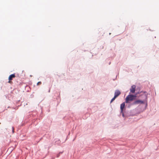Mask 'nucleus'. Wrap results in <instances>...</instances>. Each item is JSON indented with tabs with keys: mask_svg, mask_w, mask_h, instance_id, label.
I'll return each mask as SVG.
<instances>
[{
	"mask_svg": "<svg viewBox=\"0 0 159 159\" xmlns=\"http://www.w3.org/2000/svg\"><path fill=\"white\" fill-rule=\"evenodd\" d=\"M136 97V95L132 94L128 95L125 98V102L126 103H129L134 100Z\"/></svg>",
	"mask_w": 159,
	"mask_h": 159,
	"instance_id": "f257e3e1",
	"label": "nucleus"
},
{
	"mask_svg": "<svg viewBox=\"0 0 159 159\" xmlns=\"http://www.w3.org/2000/svg\"><path fill=\"white\" fill-rule=\"evenodd\" d=\"M145 102V101H141L139 100H137L133 102L131 105H135L138 104H144Z\"/></svg>",
	"mask_w": 159,
	"mask_h": 159,
	"instance_id": "f03ea898",
	"label": "nucleus"
},
{
	"mask_svg": "<svg viewBox=\"0 0 159 159\" xmlns=\"http://www.w3.org/2000/svg\"><path fill=\"white\" fill-rule=\"evenodd\" d=\"M136 86L135 85H133L131 86V88L130 89V92L132 93H134L135 91Z\"/></svg>",
	"mask_w": 159,
	"mask_h": 159,
	"instance_id": "7ed1b4c3",
	"label": "nucleus"
},
{
	"mask_svg": "<svg viewBox=\"0 0 159 159\" xmlns=\"http://www.w3.org/2000/svg\"><path fill=\"white\" fill-rule=\"evenodd\" d=\"M16 77L15 74H13L10 75L8 78V80L9 81L8 82L9 83L10 82V81L13 78H15Z\"/></svg>",
	"mask_w": 159,
	"mask_h": 159,
	"instance_id": "20e7f679",
	"label": "nucleus"
},
{
	"mask_svg": "<svg viewBox=\"0 0 159 159\" xmlns=\"http://www.w3.org/2000/svg\"><path fill=\"white\" fill-rule=\"evenodd\" d=\"M125 102H124L122 103L120 107L121 112L122 113H123V109L125 107Z\"/></svg>",
	"mask_w": 159,
	"mask_h": 159,
	"instance_id": "39448f33",
	"label": "nucleus"
},
{
	"mask_svg": "<svg viewBox=\"0 0 159 159\" xmlns=\"http://www.w3.org/2000/svg\"><path fill=\"white\" fill-rule=\"evenodd\" d=\"M120 94V92L119 90H116L115 92L114 96L117 97Z\"/></svg>",
	"mask_w": 159,
	"mask_h": 159,
	"instance_id": "423d86ee",
	"label": "nucleus"
},
{
	"mask_svg": "<svg viewBox=\"0 0 159 159\" xmlns=\"http://www.w3.org/2000/svg\"><path fill=\"white\" fill-rule=\"evenodd\" d=\"M116 98V96H114V97L111 99L110 102L111 103L113 101H114L115 100Z\"/></svg>",
	"mask_w": 159,
	"mask_h": 159,
	"instance_id": "0eeeda50",
	"label": "nucleus"
},
{
	"mask_svg": "<svg viewBox=\"0 0 159 159\" xmlns=\"http://www.w3.org/2000/svg\"><path fill=\"white\" fill-rule=\"evenodd\" d=\"M42 84V83L41 81L39 82L38 83H37V85H41Z\"/></svg>",
	"mask_w": 159,
	"mask_h": 159,
	"instance_id": "6e6552de",
	"label": "nucleus"
},
{
	"mask_svg": "<svg viewBox=\"0 0 159 159\" xmlns=\"http://www.w3.org/2000/svg\"><path fill=\"white\" fill-rule=\"evenodd\" d=\"M12 133H14V127H12Z\"/></svg>",
	"mask_w": 159,
	"mask_h": 159,
	"instance_id": "1a4fd4ad",
	"label": "nucleus"
},
{
	"mask_svg": "<svg viewBox=\"0 0 159 159\" xmlns=\"http://www.w3.org/2000/svg\"><path fill=\"white\" fill-rule=\"evenodd\" d=\"M147 106V102H146V106Z\"/></svg>",
	"mask_w": 159,
	"mask_h": 159,
	"instance_id": "9d476101",
	"label": "nucleus"
},
{
	"mask_svg": "<svg viewBox=\"0 0 159 159\" xmlns=\"http://www.w3.org/2000/svg\"><path fill=\"white\" fill-rule=\"evenodd\" d=\"M146 99H147V96H146Z\"/></svg>",
	"mask_w": 159,
	"mask_h": 159,
	"instance_id": "9b49d317",
	"label": "nucleus"
},
{
	"mask_svg": "<svg viewBox=\"0 0 159 159\" xmlns=\"http://www.w3.org/2000/svg\"><path fill=\"white\" fill-rule=\"evenodd\" d=\"M122 115H123V116H124V113H123V114H122Z\"/></svg>",
	"mask_w": 159,
	"mask_h": 159,
	"instance_id": "f8f14e48",
	"label": "nucleus"
}]
</instances>
